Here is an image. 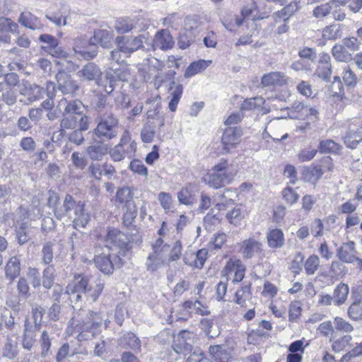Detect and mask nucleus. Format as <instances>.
Here are the masks:
<instances>
[{
    "label": "nucleus",
    "instance_id": "obj_40",
    "mask_svg": "<svg viewBox=\"0 0 362 362\" xmlns=\"http://www.w3.org/2000/svg\"><path fill=\"white\" fill-rule=\"evenodd\" d=\"M18 29V25L11 19L5 17L0 18V33H16L19 35Z\"/></svg>",
    "mask_w": 362,
    "mask_h": 362
},
{
    "label": "nucleus",
    "instance_id": "obj_37",
    "mask_svg": "<svg viewBox=\"0 0 362 362\" xmlns=\"http://www.w3.org/2000/svg\"><path fill=\"white\" fill-rule=\"evenodd\" d=\"M341 35L342 31L339 24L327 25L322 30V37L325 40H336L340 38Z\"/></svg>",
    "mask_w": 362,
    "mask_h": 362
},
{
    "label": "nucleus",
    "instance_id": "obj_64",
    "mask_svg": "<svg viewBox=\"0 0 362 362\" xmlns=\"http://www.w3.org/2000/svg\"><path fill=\"white\" fill-rule=\"evenodd\" d=\"M4 82L7 86L9 87L8 89H11L19 85L20 79L18 75L15 72H10L6 74H4Z\"/></svg>",
    "mask_w": 362,
    "mask_h": 362
},
{
    "label": "nucleus",
    "instance_id": "obj_33",
    "mask_svg": "<svg viewBox=\"0 0 362 362\" xmlns=\"http://www.w3.org/2000/svg\"><path fill=\"white\" fill-rule=\"evenodd\" d=\"M66 293L69 296V300L74 310L81 307L82 293L72 283H69L66 288Z\"/></svg>",
    "mask_w": 362,
    "mask_h": 362
},
{
    "label": "nucleus",
    "instance_id": "obj_3",
    "mask_svg": "<svg viewBox=\"0 0 362 362\" xmlns=\"http://www.w3.org/2000/svg\"><path fill=\"white\" fill-rule=\"evenodd\" d=\"M98 124L93 134L103 141H110L117 135L119 119L112 112L103 113L98 117Z\"/></svg>",
    "mask_w": 362,
    "mask_h": 362
},
{
    "label": "nucleus",
    "instance_id": "obj_57",
    "mask_svg": "<svg viewBox=\"0 0 362 362\" xmlns=\"http://www.w3.org/2000/svg\"><path fill=\"white\" fill-rule=\"evenodd\" d=\"M17 354V341H8L5 344L3 355L8 358H13Z\"/></svg>",
    "mask_w": 362,
    "mask_h": 362
},
{
    "label": "nucleus",
    "instance_id": "obj_10",
    "mask_svg": "<svg viewBox=\"0 0 362 362\" xmlns=\"http://www.w3.org/2000/svg\"><path fill=\"white\" fill-rule=\"evenodd\" d=\"M242 135L243 129L240 127L226 128L221 137L222 150L226 153H230L239 144Z\"/></svg>",
    "mask_w": 362,
    "mask_h": 362
},
{
    "label": "nucleus",
    "instance_id": "obj_42",
    "mask_svg": "<svg viewBox=\"0 0 362 362\" xmlns=\"http://www.w3.org/2000/svg\"><path fill=\"white\" fill-rule=\"evenodd\" d=\"M54 273L55 269L54 265L52 264L47 266L44 269L42 284L45 288L49 289L53 286L54 280Z\"/></svg>",
    "mask_w": 362,
    "mask_h": 362
},
{
    "label": "nucleus",
    "instance_id": "obj_22",
    "mask_svg": "<svg viewBox=\"0 0 362 362\" xmlns=\"http://www.w3.org/2000/svg\"><path fill=\"white\" fill-rule=\"evenodd\" d=\"M168 92L172 97L168 104V108L170 111L175 112L181 98L183 92V86L182 84L172 81L169 85Z\"/></svg>",
    "mask_w": 362,
    "mask_h": 362
},
{
    "label": "nucleus",
    "instance_id": "obj_32",
    "mask_svg": "<svg viewBox=\"0 0 362 362\" xmlns=\"http://www.w3.org/2000/svg\"><path fill=\"white\" fill-rule=\"evenodd\" d=\"M211 64V60H204V59H199L197 62H194L191 63L185 71V77L189 78V77H192V76L203 71Z\"/></svg>",
    "mask_w": 362,
    "mask_h": 362
},
{
    "label": "nucleus",
    "instance_id": "obj_58",
    "mask_svg": "<svg viewBox=\"0 0 362 362\" xmlns=\"http://www.w3.org/2000/svg\"><path fill=\"white\" fill-rule=\"evenodd\" d=\"M45 308L41 306H37L32 309L33 318L34 320L35 323V330H38L39 325L41 326L42 316L45 314Z\"/></svg>",
    "mask_w": 362,
    "mask_h": 362
},
{
    "label": "nucleus",
    "instance_id": "obj_28",
    "mask_svg": "<svg viewBox=\"0 0 362 362\" xmlns=\"http://www.w3.org/2000/svg\"><path fill=\"white\" fill-rule=\"evenodd\" d=\"M318 149L321 153L339 155L343 147L340 144L335 142L332 139H325L320 141Z\"/></svg>",
    "mask_w": 362,
    "mask_h": 362
},
{
    "label": "nucleus",
    "instance_id": "obj_31",
    "mask_svg": "<svg viewBox=\"0 0 362 362\" xmlns=\"http://www.w3.org/2000/svg\"><path fill=\"white\" fill-rule=\"evenodd\" d=\"M334 58L341 62H348L352 59V54L343 44H336L332 49Z\"/></svg>",
    "mask_w": 362,
    "mask_h": 362
},
{
    "label": "nucleus",
    "instance_id": "obj_52",
    "mask_svg": "<svg viewBox=\"0 0 362 362\" xmlns=\"http://www.w3.org/2000/svg\"><path fill=\"white\" fill-rule=\"evenodd\" d=\"M348 315L354 320L362 318V302L361 300L354 302L349 308Z\"/></svg>",
    "mask_w": 362,
    "mask_h": 362
},
{
    "label": "nucleus",
    "instance_id": "obj_63",
    "mask_svg": "<svg viewBox=\"0 0 362 362\" xmlns=\"http://www.w3.org/2000/svg\"><path fill=\"white\" fill-rule=\"evenodd\" d=\"M332 72L331 65H319L317 69L318 76L327 82L330 81Z\"/></svg>",
    "mask_w": 362,
    "mask_h": 362
},
{
    "label": "nucleus",
    "instance_id": "obj_11",
    "mask_svg": "<svg viewBox=\"0 0 362 362\" xmlns=\"http://www.w3.org/2000/svg\"><path fill=\"white\" fill-rule=\"evenodd\" d=\"M60 127L67 129H81V130H88L89 128V118L85 113L80 116L78 115L66 116L62 119Z\"/></svg>",
    "mask_w": 362,
    "mask_h": 362
},
{
    "label": "nucleus",
    "instance_id": "obj_34",
    "mask_svg": "<svg viewBox=\"0 0 362 362\" xmlns=\"http://www.w3.org/2000/svg\"><path fill=\"white\" fill-rule=\"evenodd\" d=\"M107 153L114 162H120L126 157L132 158L134 156L132 153L128 151V149H124L117 145L110 149L109 148Z\"/></svg>",
    "mask_w": 362,
    "mask_h": 362
},
{
    "label": "nucleus",
    "instance_id": "obj_6",
    "mask_svg": "<svg viewBox=\"0 0 362 362\" xmlns=\"http://www.w3.org/2000/svg\"><path fill=\"white\" fill-rule=\"evenodd\" d=\"M118 255L112 253L109 247H104L102 252L97 251L95 255L94 263L98 269L105 275H110L115 269V264L120 261Z\"/></svg>",
    "mask_w": 362,
    "mask_h": 362
},
{
    "label": "nucleus",
    "instance_id": "obj_2",
    "mask_svg": "<svg viewBox=\"0 0 362 362\" xmlns=\"http://www.w3.org/2000/svg\"><path fill=\"white\" fill-rule=\"evenodd\" d=\"M236 173L227 160L221 159L212 168V172L207 175L204 180L210 187L216 189L230 184Z\"/></svg>",
    "mask_w": 362,
    "mask_h": 362
},
{
    "label": "nucleus",
    "instance_id": "obj_13",
    "mask_svg": "<svg viewBox=\"0 0 362 362\" xmlns=\"http://www.w3.org/2000/svg\"><path fill=\"white\" fill-rule=\"evenodd\" d=\"M105 141L94 139L86 148V156L92 160L99 161L108 153L109 145Z\"/></svg>",
    "mask_w": 362,
    "mask_h": 362
},
{
    "label": "nucleus",
    "instance_id": "obj_61",
    "mask_svg": "<svg viewBox=\"0 0 362 362\" xmlns=\"http://www.w3.org/2000/svg\"><path fill=\"white\" fill-rule=\"evenodd\" d=\"M317 330L320 332V334H322V337H324L331 338L333 337V334L334 332L331 321H327L321 323L319 325Z\"/></svg>",
    "mask_w": 362,
    "mask_h": 362
},
{
    "label": "nucleus",
    "instance_id": "obj_29",
    "mask_svg": "<svg viewBox=\"0 0 362 362\" xmlns=\"http://www.w3.org/2000/svg\"><path fill=\"white\" fill-rule=\"evenodd\" d=\"M349 293V286L344 283L338 284L333 292L334 305L340 306L345 303Z\"/></svg>",
    "mask_w": 362,
    "mask_h": 362
},
{
    "label": "nucleus",
    "instance_id": "obj_7",
    "mask_svg": "<svg viewBox=\"0 0 362 362\" xmlns=\"http://www.w3.org/2000/svg\"><path fill=\"white\" fill-rule=\"evenodd\" d=\"M165 351H163V358L168 362H175L180 355L186 356L192 350V345L187 341H164Z\"/></svg>",
    "mask_w": 362,
    "mask_h": 362
},
{
    "label": "nucleus",
    "instance_id": "obj_16",
    "mask_svg": "<svg viewBox=\"0 0 362 362\" xmlns=\"http://www.w3.org/2000/svg\"><path fill=\"white\" fill-rule=\"evenodd\" d=\"M59 106H64L63 116H69L78 115V116L84 113V105L82 102L78 100H73L68 101L65 98H62L59 101Z\"/></svg>",
    "mask_w": 362,
    "mask_h": 362
},
{
    "label": "nucleus",
    "instance_id": "obj_44",
    "mask_svg": "<svg viewBox=\"0 0 362 362\" xmlns=\"http://www.w3.org/2000/svg\"><path fill=\"white\" fill-rule=\"evenodd\" d=\"M320 266V259L317 255H310L305 262L304 267L308 275L315 273Z\"/></svg>",
    "mask_w": 362,
    "mask_h": 362
},
{
    "label": "nucleus",
    "instance_id": "obj_9",
    "mask_svg": "<svg viewBox=\"0 0 362 362\" xmlns=\"http://www.w3.org/2000/svg\"><path fill=\"white\" fill-rule=\"evenodd\" d=\"M57 83V89L63 95H70L72 97L78 95L81 90L77 81L74 80L71 75L63 69L59 70L55 75Z\"/></svg>",
    "mask_w": 362,
    "mask_h": 362
},
{
    "label": "nucleus",
    "instance_id": "obj_56",
    "mask_svg": "<svg viewBox=\"0 0 362 362\" xmlns=\"http://www.w3.org/2000/svg\"><path fill=\"white\" fill-rule=\"evenodd\" d=\"M282 194L284 199L288 204H293L296 203L299 199V194L296 193L291 187H286L283 192Z\"/></svg>",
    "mask_w": 362,
    "mask_h": 362
},
{
    "label": "nucleus",
    "instance_id": "obj_55",
    "mask_svg": "<svg viewBox=\"0 0 362 362\" xmlns=\"http://www.w3.org/2000/svg\"><path fill=\"white\" fill-rule=\"evenodd\" d=\"M129 168L134 173L146 177L148 175V169L144 164L139 160H134L129 164Z\"/></svg>",
    "mask_w": 362,
    "mask_h": 362
},
{
    "label": "nucleus",
    "instance_id": "obj_26",
    "mask_svg": "<svg viewBox=\"0 0 362 362\" xmlns=\"http://www.w3.org/2000/svg\"><path fill=\"white\" fill-rule=\"evenodd\" d=\"M269 247L272 249L281 248L284 245V235L281 229L269 230L267 234Z\"/></svg>",
    "mask_w": 362,
    "mask_h": 362
},
{
    "label": "nucleus",
    "instance_id": "obj_4",
    "mask_svg": "<svg viewBox=\"0 0 362 362\" xmlns=\"http://www.w3.org/2000/svg\"><path fill=\"white\" fill-rule=\"evenodd\" d=\"M103 317L100 316V313H95L93 311H86L82 309V307H79L74 310L73 316L69 321L71 327H78L81 324H89L91 323L90 329L87 331L88 333H90L93 337H96L98 334L100 332V327L103 325Z\"/></svg>",
    "mask_w": 362,
    "mask_h": 362
},
{
    "label": "nucleus",
    "instance_id": "obj_48",
    "mask_svg": "<svg viewBox=\"0 0 362 362\" xmlns=\"http://www.w3.org/2000/svg\"><path fill=\"white\" fill-rule=\"evenodd\" d=\"M53 247L54 243L52 242L45 243L42 248V261L45 264H49L53 259Z\"/></svg>",
    "mask_w": 362,
    "mask_h": 362
},
{
    "label": "nucleus",
    "instance_id": "obj_35",
    "mask_svg": "<svg viewBox=\"0 0 362 362\" xmlns=\"http://www.w3.org/2000/svg\"><path fill=\"white\" fill-rule=\"evenodd\" d=\"M256 9V5L252 3L250 5H247L243 8L241 10V16H235V23L238 26H241L243 25L244 23H246L248 25L250 22V18H252V15L254 11Z\"/></svg>",
    "mask_w": 362,
    "mask_h": 362
},
{
    "label": "nucleus",
    "instance_id": "obj_51",
    "mask_svg": "<svg viewBox=\"0 0 362 362\" xmlns=\"http://www.w3.org/2000/svg\"><path fill=\"white\" fill-rule=\"evenodd\" d=\"M137 216V211L134 204L129 203L127 205V211L123 215V223L126 226L132 225V222Z\"/></svg>",
    "mask_w": 362,
    "mask_h": 362
},
{
    "label": "nucleus",
    "instance_id": "obj_50",
    "mask_svg": "<svg viewBox=\"0 0 362 362\" xmlns=\"http://www.w3.org/2000/svg\"><path fill=\"white\" fill-rule=\"evenodd\" d=\"M156 134L155 127L151 124H146L141 129V138L144 143H151Z\"/></svg>",
    "mask_w": 362,
    "mask_h": 362
},
{
    "label": "nucleus",
    "instance_id": "obj_46",
    "mask_svg": "<svg viewBox=\"0 0 362 362\" xmlns=\"http://www.w3.org/2000/svg\"><path fill=\"white\" fill-rule=\"evenodd\" d=\"M163 264V259L155 254L150 253L146 262V267L148 271L155 272Z\"/></svg>",
    "mask_w": 362,
    "mask_h": 362
},
{
    "label": "nucleus",
    "instance_id": "obj_1",
    "mask_svg": "<svg viewBox=\"0 0 362 362\" xmlns=\"http://www.w3.org/2000/svg\"><path fill=\"white\" fill-rule=\"evenodd\" d=\"M57 218L70 221L75 228H85L90 220V215L85 211V203L76 201L69 194L62 198V204L57 210Z\"/></svg>",
    "mask_w": 362,
    "mask_h": 362
},
{
    "label": "nucleus",
    "instance_id": "obj_8",
    "mask_svg": "<svg viewBox=\"0 0 362 362\" xmlns=\"http://www.w3.org/2000/svg\"><path fill=\"white\" fill-rule=\"evenodd\" d=\"M146 40L144 35H121L115 38V45L122 54L126 57H129L134 52L144 47Z\"/></svg>",
    "mask_w": 362,
    "mask_h": 362
},
{
    "label": "nucleus",
    "instance_id": "obj_45",
    "mask_svg": "<svg viewBox=\"0 0 362 362\" xmlns=\"http://www.w3.org/2000/svg\"><path fill=\"white\" fill-rule=\"evenodd\" d=\"M62 202H60V197L57 192L54 190H49L47 206L53 211L54 216L57 218V210L62 206Z\"/></svg>",
    "mask_w": 362,
    "mask_h": 362
},
{
    "label": "nucleus",
    "instance_id": "obj_47",
    "mask_svg": "<svg viewBox=\"0 0 362 362\" xmlns=\"http://www.w3.org/2000/svg\"><path fill=\"white\" fill-rule=\"evenodd\" d=\"M264 103V100L262 97H255L247 98L243 101L241 105L243 110H252L260 107Z\"/></svg>",
    "mask_w": 362,
    "mask_h": 362
},
{
    "label": "nucleus",
    "instance_id": "obj_53",
    "mask_svg": "<svg viewBox=\"0 0 362 362\" xmlns=\"http://www.w3.org/2000/svg\"><path fill=\"white\" fill-rule=\"evenodd\" d=\"M177 198L181 204L192 205L194 202V197L187 188L182 189L177 194Z\"/></svg>",
    "mask_w": 362,
    "mask_h": 362
},
{
    "label": "nucleus",
    "instance_id": "obj_21",
    "mask_svg": "<svg viewBox=\"0 0 362 362\" xmlns=\"http://www.w3.org/2000/svg\"><path fill=\"white\" fill-rule=\"evenodd\" d=\"M174 41L170 32L162 30L156 33L153 40V46L160 49H168L173 47Z\"/></svg>",
    "mask_w": 362,
    "mask_h": 362
},
{
    "label": "nucleus",
    "instance_id": "obj_25",
    "mask_svg": "<svg viewBox=\"0 0 362 362\" xmlns=\"http://www.w3.org/2000/svg\"><path fill=\"white\" fill-rule=\"evenodd\" d=\"M225 270L228 272H234L233 282H240L245 276V267L240 259L230 260L227 262Z\"/></svg>",
    "mask_w": 362,
    "mask_h": 362
},
{
    "label": "nucleus",
    "instance_id": "obj_41",
    "mask_svg": "<svg viewBox=\"0 0 362 362\" xmlns=\"http://www.w3.org/2000/svg\"><path fill=\"white\" fill-rule=\"evenodd\" d=\"M117 146L128 149V151L134 154L136 151V143L132 140L131 136L127 131H125L120 138V141Z\"/></svg>",
    "mask_w": 362,
    "mask_h": 362
},
{
    "label": "nucleus",
    "instance_id": "obj_30",
    "mask_svg": "<svg viewBox=\"0 0 362 362\" xmlns=\"http://www.w3.org/2000/svg\"><path fill=\"white\" fill-rule=\"evenodd\" d=\"M21 263L16 257H12L7 262L5 267V273L7 279L13 281L20 275Z\"/></svg>",
    "mask_w": 362,
    "mask_h": 362
},
{
    "label": "nucleus",
    "instance_id": "obj_49",
    "mask_svg": "<svg viewBox=\"0 0 362 362\" xmlns=\"http://www.w3.org/2000/svg\"><path fill=\"white\" fill-rule=\"evenodd\" d=\"M17 291L18 296L22 299H28L30 296V286L25 277H21L17 283Z\"/></svg>",
    "mask_w": 362,
    "mask_h": 362
},
{
    "label": "nucleus",
    "instance_id": "obj_54",
    "mask_svg": "<svg viewBox=\"0 0 362 362\" xmlns=\"http://www.w3.org/2000/svg\"><path fill=\"white\" fill-rule=\"evenodd\" d=\"M0 98L8 106H12L17 102L16 93L12 89H6L5 91L1 94Z\"/></svg>",
    "mask_w": 362,
    "mask_h": 362
},
{
    "label": "nucleus",
    "instance_id": "obj_62",
    "mask_svg": "<svg viewBox=\"0 0 362 362\" xmlns=\"http://www.w3.org/2000/svg\"><path fill=\"white\" fill-rule=\"evenodd\" d=\"M182 243L180 240H177L172 247L169 257L168 262H175L178 260L180 258L181 252H182Z\"/></svg>",
    "mask_w": 362,
    "mask_h": 362
},
{
    "label": "nucleus",
    "instance_id": "obj_17",
    "mask_svg": "<svg viewBox=\"0 0 362 362\" xmlns=\"http://www.w3.org/2000/svg\"><path fill=\"white\" fill-rule=\"evenodd\" d=\"M233 347L228 344L211 346L209 353L214 360L216 362H228L231 356Z\"/></svg>",
    "mask_w": 362,
    "mask_h": 362
},
{
    "label": "nucleus",
    "instance_id": "obj_20",
    "mask_svg": "<svg viewBox=\"0 0 362 362\" xmlns=\"http://www.w3.org/2000/svg\"><path fill=\"white\" fill-rule=\"evenodd\" d=\"M299 8L298 3L297 1H292L284 6L281 10L274 12L272 15V18L275 23H279L281 20H283L284 22H287Z\"/></svg>",
    "mask_w": 362,
    "mask_h": 362
},
{
    "label": "nucleus",
    "instance_id": "obj_43",
    "mask_svg": "<svg viewBox=\"0 0 362 362\" xmlns=\"http://www.w3.org/2000/svg\"><path fill=\"white\" fill-rule=\"evenodd\" d=\"M94 109L98 112V116L107 112H112V107L107 103V97L103 95L97 96L94 102Z\"/></svg>",
    "mask_w": 362,
    "mask_h": 362
},
{
    "label": "nucleus",
    "instance_id": "obj_60",
    "mask_svg": "<svg viewBox=\"0 0 362 362\" xmlns=\"http://www.w3.org/2000/svg\"><path fill=\"white\" fill-rule=\"evenodd\" d=\"M132 199V193L128 187H122L117 192L116 201L120 204L129 202Z\"/></svg>",
    "mask_w": 362,
    "mask_h": 362
},
{
    "label": "nucleus",
    "instance_id": "obj_18",
    "mask_svg": "<svg viewBox=\"0 0 362 362\" xmlns=\"http://www.w3.org/2000/svg\"><path fill=\"white\" fill-rule=\"evenodd\" d=\"M288 78L286 75L281 71H272L265 74L261 78V84L263 87L269 86H281L287 83Z\"/></svg>",
    "mask_w": 362,
    "mask_h": 362
},
{
    "label": "nucleus",
    "instance_id": "obj_19",
    "mask_svg": "<svg viewBox=\"0 0 362 362\" xmlns=\"http://www.w3.org/2000/svg\"><path fill=\"white\" fill-rule=\"evenodd\" d=\"M262 243L254 238L245 240L240 247V252L245 259H250L256 254L261 252Z\"/></svg>",
    "mask_w": 362,
    "mask_h": 362
},
{
    "label": "nucleus",
    "instance_id": "obj_14",
    "mask_svg": "<svg viewBox=\"0 0 362 362\" xmlns=\"http://www.w3.org/2000/svg\"><path fill=\"white\" fill-rule=\"evenodd\" d=\"M76 75L81 81H93L98 83L101 79L102 71L95 64L88 62L77 71Z\"/></svg>",
    "mask_w": 362,
    "mask_h": 362
},
{
    "label": "nucleus",
    "instance_id": "obj_38",
    "mask_svg": "<svg viewBox=\"0 0 362 362\" xmlns=\"http://www.w3.org/2000/svg\"><path fill=\"white\" fill-rule=\"evenodd\" d=\"M250 289V284H248L237 290L234 298L235 302L240 305L241 307L246 306V301L250 298L251 294Z\"/></svg>",
    "mask_w": 362,
    "mask_h": 362
},
{
    "label": "nucleus",
    "instance_id": "obj_36",
    "mask_svg": "<svg viewBox=\"0 0 362 362\" xmlns=\"http://www.w3.org/2000/svg\"><path fill=\"white\" fill-rule=\"evenodd\" d=\"M334 5V1L318 5L313 8V16L318 20H322L331 13Z\"/></svg>",
    "mask_w": 362,
    "mask_h": 362
},
{
    "label": "nucleus",
    "instance_id": "obj_39",
    "mask_svg": "<svg viewBox=\"0 0 362 362\" xmlns=\"http://www.w3.org/2000/svg\"><path fill=\"white\" fill-rule=\"evenodd\" d=\"M103 288L104 283H103L99 278L95 279L94 284L90 288H89V291H88V295L86 296L87 300L90 302L96 301L100 296Z\"/></svg>",
    "mask_w": 362,
    "mask_h": 362
},
{
    "label": "nucleus",
    "instance_id": "obj_12",
    "mask_svg": "<svg viewBox=\"0 0 362 362\" xmlns=\"http://www.w3.org/2000/svg\"><path fill=\"white\" fill-rule=\"evenodd\" d=\"M106 245L105 247H109L110 251L112 247L123 249L127 247L129 243L128 236L120 230L112 228L107 232L105 240Z\"/></svg>",
    "mask_w": 362,
    "mask_h": 362
},
{
    "label": "nucleus",
    "instance_id": "obj_24",
    "mask_svg": "<svg viewBox=\"0 0 362 362\" xmlns=\"http://www.w3.org/2000/svg\"><path fill=\"white\" fill-rule=\"evenodd\" d=\"M18 22L22 25L31 30H42L43 25L40 20L29 11L21 13L19 16Z\"/></svg>",
    "mask_w": 362,
    "mask_h": 362
},
{
    "label": "nucleus",
    "instance_id": "obj_5",
    "mask_svg": "<svg viewBox=\"0 0 362 362\" xmlns=\"http://www.w3.org/2000/svg\"><path fill=\"white\" fill-rule=\"evenodd\" d=\"M110 40L111 35L109 32L106 30H101L95 32L93 37L90 39L88 49H82L77 46L74 48V52L83 59L90 60L95 57L98 54L97 44H100L103 48H107L110 45Z\"/></svg>",
    "mask_w": 362,
    "mask_h": 362
},
{
    "label": "nucleus",
    "instance_id": "obj_59",
    "mask_svg": "<svg viewBox=\"0 0 362 362\" xmlns=\"http://www.w3.org/2000/svg\"><path fill=\"white\" fill-rule=\"evenodd\" d=\"M226 218L228 221L235 226L240 223L243 218L241 210L240 208H234L226 214Z\"/></svg>",
    "mask_w": 362,
    "mask_h": 362
},
{
    "label": "nucleus",
    "instance_id": "obj_15",
    "mask_svg": "<svg viewBox=\"0 0 362 362\" xmlns=\"http://www.w3.org/2000/svg\"><path fill=\"white\" fill-rule=\"evenodd\" d=\"M355 243L353 241H349L343 243L342 245L337 250V255L339 259L346 263H354L358 262L360 267H362V259L356 257V251L355 250Z\"/></svg>",
    "mask_w": 362,
    "mask_h": 362
},
{
    "label": "nucleus",
    "instance_id": "obj_23",
    "mask_svg": "<svg viewBox=\"0 0 362 362\" xmlns=\"http://www.w3.org/2000/svg\"><path fill=\"white\" fill-rule=\"evenodd\" d=\"M344 143L346 146L351 149H355L362 141V130L357 129L354 130L349 127L345 136L343 137Z\"/></svg>",
    "mask_w": 362,
    "mask_h": 362
},
{
    "label": "nucleus",
    "instance_id": "obj_27",
    "mask_svg": "<svg viewBox=\"0 0 362 362\" xmlns=\"http://www.w3.org/2000/svg\"><path fill=\"white\" fill-rule=\"evenodd\" d=\"M95 281V279L92 276L78 274L74 276V281H72V283L77 287L78 290L86 297L89 288H91Z\"/></svg>",
    "mask_w": 362,
    "mask_h": 362
}]
</instances>
